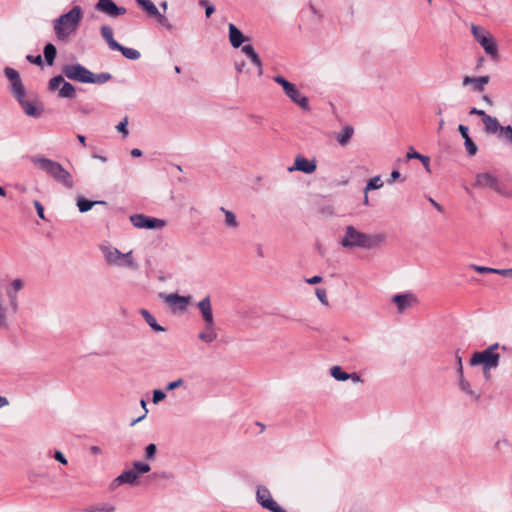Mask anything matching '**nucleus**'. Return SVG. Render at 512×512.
<instances>
[{
  "label": "nucleus",
  "instance_id": "f257e3e1",
  "mask_svg": "<svg viewBox=\"0 0 512 512\" xmlns=\"http://www.w3.org/2000/svg\"><path fill=\"white\" fill-rule=\"evenodd\" d=\"M84 11L81 6L75 5L68 12L61 14L53 20V30L57 40L67 42L74 36L82 22Z\"/></svg>",
  "mask_w": 512,
  "mask_h": 512
},
{
  "label": "nucleus",
  "instance_id": "f03ea898",
  "mask_svg": "<svg viewBox=\"0 0 512 512\" xmlns=\"http://www.w3.org/2000/svg\"><path fill=\"white\" fill-rule=\"evenodd\" d=\"M30 161L36 169L45 172L57 183L68 189L73 188V177L71 173L62 166L61 163L39 155L31 156Z\"/></svg>",
  "mask_w": 512,
  "mask_h": 512
},
{
  "label": "nucleus",
  "instance_id": "7ed1b4c3",
  "mask_svg": "<svg viewBox=\"0 0 512 512\" xmlns=\"http://www.w3.org/2000/svg\"><path fill=\"white\" fill-rule=\"evenodd\" d=\"M62 73L69 80L84 84L101 85L112 79V75L108 72L95 74L79 63L64 65Z\"/></svg>",
  "mask_w": 512,
  "mask_h": 512
},
{
  "label": "nucleus",
  "instance_id": "20e7f679",
  "mask_svg": "<svg viewBox=\"0 0 512 512\" xmlns=\"http://www.w3.org/2000/svg\"><path fill=\"white\" fill-rule=\"evenodd\" d=\"M384 239L385 237L381 234L369 235L349 225L345 228V233L340 243L344 248L371 249L382 243Z\"/></svg>",
  "mask_w": 512,
  "mask_h": 512
},
{
  "label": "nucleus",
  "instance_id": "39448f33",
  "mask_svg": "<svg viewBox=\"0 0 512 512\" xmlns=\"http://www.w3.org/2000/svg\"><path fill=\"white\" fill-rule=\"evenodd\" d=\"M498 348L499 344L494 343L483 351L475 352L470 359L471 366H482L486 379L490 378V370L496 369L499 366L501 357L496 352Z\"/></svg>",
  "mask_w": 512,
  "mask_h": 512
},
{
  "label": "nucleus",
  "instance_id": "423d86ee",
  "mask_svg": "<svg viewBox=\"0 0 512 512\" xmlns=\"http://www.w3.org/2000/svg\"><path fill=\"white\" fill-rule=\"evenodd\" d=\"M100 250L105 258L107 264L131 270H137L138 264L133 258V252L130 250L127 253L120 252L117 248L112 246H101Z\"/></svg>",
  "mask_w": 512,
  "mask_h": 512
},
{
  "label": "nucleus",
  "instance_id": "0eeeda50",
  "mask_svg": "<svg viewBox=\"0 0 512 512\" xmlns=\"http://www.w3.org/2000/svg\"><path fill=\"white\" fill-rule=\"evenodd\" d=\"M256 501L263 508L272 512H285L272 498L269 489L264 485H258L256 489Z\"/></svg>",
  "mask_w": 512,
  "mask_h": 512
},
{
  "label": "nucleus",
  "instance_id": "6e6552de",
  "mask_svg": "<svg viewBox=\"0 0 512 512\" xmlns=\"http://www.w3.org/2000/svg\"><path fill=\"white\" fill-rule=\"evenodd\" d=\"M474 186L490 188L500 195L501 193H504V188L502 187L498 177L489 172L478 173L475 177Z\"/></svg>",
  "mask_w": 512,
  "mask_h": 512
},
{
  "label": "nucleus",
  "instance_id": "1a4fd4ad",
  "mask_svg": "<svg viewBox=\"0 0 512 512\" xmlns=\"http://www.w3.org/2000/svg\"><path fill=\"white\" fill-rule=\"evenodd\" d=\"M130 222L139 229H161L166 225V222L162 219L148 217L143 214L131 215Z\"/></svg>",
  "mask_w": 512,
  "mask_h": 512
},
{
  "label": "nucleus",
  "instance_id": "9d476101",
  "mask_svg": "<svg viewBox=\"0 0 512 512\" xmlns=\"http://www.w3.org/2000/svg\"><path fill=\"white\" fill-rule=\"evenodd\" d=\"M4 74L11 83V92L14 95V97L17 100L25 97L26 89L20 79L19 73L11 67H6L4 69Z\"/></svg>",
  "mask_w": 512,
  "mask_h": 512
},
{
  "label": "nucleus",
  "instance_id": "9b49d317",
  "mask_svg": "<svg viewBox=\"0 0 512 512\" xmlns=\"http://www.w3.org/2000/svg\"><path fill=\"white\" fill-rule=\"evenodd\" d=\"M162 298L172 311L180 312L185 311L191 301V296H181L177 293L166 294Z\"/></svg>",
  "mask_w": 512,
  "mask_h": 512
},
{
  "label": "nucleus",
  "instance_id": "f8f14e48",
  "mask_svg": "<svg viewBox=\"0 0 512 512\" xmlns=\"http://www.w3.org/2000/svg\"><path fill=\"white\" fill-rule=\"evenodd\" d=\"M317 169V162L315 159H307L302 155H297L294 159V165L288 168L289 172L300 171L305 174H312Z\"/></svg>",
  "mask_w": 512,
  "mask_h": 512
},
{
  "label": "nucleus",
  "instance_id": "ddd939ff",
  "mask_svg": "<svg viewBox=\"0 0 512 512\" xmlns=\"http://www.w3.org/2000/svg\"><path fill=\"white\" fill-rule=\"evenodd\" d=\"M95 9L110 17H118L126 13V8L117 6L112 0H98Z\"/></svg>",
  "mask_w": 512,
  "mask_h": 512
},
{
  "label": "nucleus",
  "instance_id": "4468645a",
  "mask_svg": "<svg viewBox=\"0 0 512 512\" xmlns=\"http://www.w3.org/2000/svg\"><path fill=\"white\" fill-rule=\"evenodd\" d=\"M392 302L396 304L399 313H403L413 305L418 303L415 294L411 292L396 294L392 297Z\"/></svg>",
  "mask_w": 512,
  "mask_h": 512
},
{
  "label": "nucleus",
  "instance_id": "2eb2a0df",
  "mask_svg": "<svg viewBox=\"0 0 512 512\" xmlns=\"http://www.w3.org/2000/svg\"><path fill=\"white\" fill-rule=\"evenodd\" d=\"M286 96L302 110L310 111L309 100L306 96L302 95L295 84H293L286 92Z\"/></svg>",
  "mask_w": 512,
  "mask_h": 512
},
{
  "label": "nucleus",
  "instance_id": "dca6fc26",
  "mask_svg": "<svg viewBox=\"0 0 512 512\" xmlns=\"http://www.w3.org/2000/svg\"><path fill=\"white\" fill-rule=\"evenodd\" d=\"M27 116L37 118L42 114V107L37 105L36 100H29L25 97L17 100Z\"/></svg>",
  "mask_w": 512,
  "mask_h": 512
},
{
  "label": "nucleus",
  "instance_id": "f3484780",
  "mask_svg": "<svg viewBox=\"0 0 512 512\" xmlns=\"http://www.w3.org/2000/svg\"><path fill=\"white\" fill-rule=\"evenodd\" d=\"M481 47L484 49L485 53L492 59H497L499 54H498V45L494 39V37L491 35V33L486 36V37H483L481 39H479V42H478Z\"/></svg>",
  "mask_w": 512,
  "mask_h": 512
},
{
  "label": "nucleus",
  "instance_id": "a211bd4d",
  "mask_svg": "<svg viewBox=\"0 0 512 512\" xmlns=\"http://www.w3.org/2000/svg\"><path fill=\"white\" fill-rule=\"evenodd\" d=\"M23 288V282L20 279H15L11 282L9 288L7 289V295L10 300V306L13 313H16L18 310V300L17 293Z\"/></svg>",
  "mask_w": 512,
  "mask_h": 512
},
{
  "label": "nucleus",
  "instance_id": "6ab92c4d",
  "mask_svg": "<svg viewBox=\"0 0 512 512\" xmlns=\"http://www.w3.org/2000/svg\"><path fill=\"white\" fill-rule=\"evenodd\" d=\"M197 308L199 309L203 322H213L214 315L212 311V304L210 296L204 297L197 303Z\"/></svg>",
  "mask_w": 512,
  "mask_h": 512
},
{
  "label": "nucleus",
  "instance_id": "aec40b11",
  "mask_svg": "<svg viewBox=\"0 0 512 512\" xmlns=\"http://www.w3.org/2000/svg\"><path fill=\"white\" fill-rule=\"evenodd\" d=\"M490 77L488 75L480 77L465 76L463 78V86L472 85L476 92H482L485 86L489 83Z\"/></svg>",
  "mask_w": 512,
  "mask_h": 512
},
{
  "label": "nucleus",
  "instance_id": "412c9836",
  "mask_svg": "<svg viewBox=\"0 0 512 512\" xmlns=\"http://www.w3.org/2000/svg\"><path fill=\"white\" fill-rule=\"evenodd\" d=\"M218 337L215 321L213 322H204L203 330L198 334V338L205 343H212Z\"/></svg>",
  "mask_w": 512,
  "mask_h": 512
},
{
  "label": "nucleus",
  "instance_id": "4be33fe9",
  "mask_svg": "<svg viewBox=\"0 0 512 512\" xmlns=\"http://www.w3.org/2000/svg\"><path fill=\"white\" fill-rule=\"evenodd\" d=\"M229 40L234 48H239L246 41L243 33L232 23L229 24Z\"/></svg>",
  "mask_w": 512,
  "mask_h": 512
},
{
  "label": "nucleus",
  "instance_id": "5701e85b",
  "mask_svg": "<svg viewBox=\"0 0 512 512\" xmlns=\"http://www.w3.org/2000/svg\"><path fill=\"white\" fill-rule=\"evenodd\" d=\"M137 473L132 470L123 471L118 477H116L112 483L113 486H119L123 484L133 485L137 480Z\"/></svg>",
  "mask_w": 512,
  "mask_h": 512
},
{
  "label": "nucleus",
  "instance_id": "b1692460",
  "mask_svg": "<svg viewBox=\"0 0 512 512\" xmlns=\"http://www.w3.org/2000/svg\"><path fill=\"white\" fill-rule=\"evenodd\" d=\"M482 122L484 124V130L487 134L495 135L502 127L498 119L491 115H488L486 118H484Z\"/></svg>",
  "mask_w": 512,
  "mask_h": 512
},
{
  "label": "nucleus",
  "instance_id": "393cba45",
  "mask_svg": "<svg viewBox=\"0 0 512 512\" xmlns=\"http://www.w3.org/2000/svg\"><path fill=\"white\" fill-rule=\"evenodd\" d=\"M105 201H90L83 196L77 197V207L81 213L88 212L95 205H106Z\"/></svg>",
  "mask_w": 512,
  "mask_h": 512
},
{
  "label": "nucleus",
  "instance_id": "a878e982",
  "mask_svg": "<svg viewBox=\"0 0 512 512\" xmlns=\"http://www.w3.org/2000/svg\"><path fill=\"white\" fill-rule=\"evenodd\" d=\"M101 36L104 38V40L107 42L109 48L111 50H115V48H118V42L113 37V29L108 25H103L100 29Z\"/></svg>",
  "mask_w": 512,
  "mask_h": 512
},
{
  "label": "nucleus",
  "instance_id": "bb28decb",
  "mask_svg": "<svg viewBox=\"0 0 512 512\" xmlns=\"http://www.w3.org/2000/svg\"><path fill=\"white\" fill-rule=\"evenodd\" d=\"M459 388L463 393L467 394L472 400H479L480 393L471 388V384L464 378V376L459 377Z\"/></svg>",
  "mask_w": 512,
  "mask_h": 512
},
{
  "label": "nucleus",
  "instance_id": "cd10ccee",
  "mask_svg": "<svg viewBox=\"0 0 512 512\" xmlns=\"http://www.w3.org/2000/svg\"><path fill=\"white\" fill-rule=\"evenodd\" d=\"M354 134V129L350 125H346L337 134L336 140L341 146H346Z\"/></svg>",
  "mask_w": 512,
  "mask_h": 512
},
{
  "label": "nucleus",
  "instance_id": "c85d7f7f",
  "mask_svg": "<svg viewBox=\"0 0 512 512\" xmlns=\"http://www.w3.org/2000/svg\"><path fill=\"white\" fill-rule=\"evenodd\" d=\"M141 315L145 319L146 323L153 329L155 332H163L165 331L164 327L159 325L155 319V317L146 309L141 310Z\"/></svg>",
  "mask_w": 512,
  "mask_h": 512
},
{
  "label": "nucleus",
  "instance_id": "c756f323",
  "mask_svg": "<svg viewBox=\"0 0 512 512\" xmlns=\"http://www.w3.org/2000/svg\"><path fill=\"white\" fill-rule=\"evenodd\" d=\"M220 210L225 216L224 223L228 228L236 229L239 227V222L236 218V215L232 211L227 210L224 207H221Z\"/></svg>",
  "mask_w": 512,
  "mask_h": 512
},
{
  "label": "nucleus",
  "instance_id": "7c9ffc66",
  "mask_svg": "<svg viewBox=\"0 0 512 512\" xmlns=\"http://www.w3.org/2000/svg\"><path fill=\"white\" fill-rule=\"evenodd\" d=\"M115 51H120L122 55L129 60H138L141 56L138 50L125 47L121 44H118V48H115Z\"/></svg>",
  "mask_w": 512,
  "mask_h": 512
},
{
  "label": "nucleus",
  "instance_id": "2f4dec72",
  "mask_svg": "<svg viewBox=\"0 0 512 512\" xmlns=\"http://www.w3.org/2000/svg\"><path fill=\"white\" fill-rule=\"evenodd\" d=\"M497 136L501 139L505 144L512 147V126H502L499 132H497Z\"/></svg>",
  "mask_w": 512,
  "mask_h": 512
},
{
  "label": "nucleus",
  "instance_id": "473e14b6",
  "mask_svg": "<svg viewBox=\"0 0 512 512\" xmlns=\"http://www.w3.org/2000/svg\"><path fill=\"white\" fill-rule=\"evenodd\" d=\"M76 88L70 82L65 81L60 87L58 96L60 98H73L75 96Z\"/></svg>",
  "mask_w": 512,
  "mask_h": 512
},
{
  "label": "nucleus",
  "instance_id": "72a5a7b5",
  "mask_svg": "<svg viewBox=\"0 0 512 512\" xmlns=\"http://www.w3.org/2000/svg\"><path fill=\"white\" fill-rule=\"evenodd\" d=\"M141 8L151 17L158 14L159 10L151 0H135Z\"/></svg>",
  "mask_w": 512,
  "mask_h": 512
},
{
  "label": "nucleus",
  "instance_id": "f704fd0d",
  "mask_svg": "<svg viewBox=\"0 0 512 512\" xmlns=\"http://www.w3.org/2000/svg\"><path fill=\"white\" fill-rule=\"evenodd\" d=\"M43 53L47 64L52 65L57 55L56 47L53 44L48 43L44 46Z\"/></svg>",
  "mask_w": 512,
  "mask_h": 512
},
{
  "label": "nucleus",
  "instance_id": "c9c22d12",
  "mask_svg": "<svg viewBox=\"0 0 512 512\" xmlns=\"http://www.w3.org/2000/svg\"><path fill=\"white\" fill-rule=\"evenodd\" d=\"M382 186H383V181L381 180V176L377 175V176L371 178L367 182V184L364 188V193L368 194L369 191L380 189Z\"/></svg>",
  "mask_w": 512,
  "mask_h": 512
},
{
  "label": "nucleus",
  "instance_id": "e433bc0d",
  "mask_svg": "<svg viewBox=\"0 0 512 512\" xmlns=\"http://www.w3.org/2000/svg\"><path fill=\"white\" fill-rule=\"evenodd\" d=\"M330 374L338 381H346L350 378L349 373L343 371L340 366L331 367Z\"/></svg>",
  "mask_w": 512,
  "mask_h": 512
},
{
  "label": "nucleus",
  "instance_id": "4c0bfd02",
  "mask_svg": "<svg viewBox=\"0 0 512 512\" xmlns=\"http://www.w3.org/2000/svg\"><path fill=\"white\" fill-rule=\"evenodd\" d=\"M8 327V308L3 304V301L0 299V329H7Z\"/></svg>",
  "mask_w": 512,
  "mask_h": 512
},
{
  "label": "nucleus",
  "instance_id": "58836bf2",
  "mask_svg": "<svg viewBox=\"0 0 512 512\" xmlns=\"http://www.w3.org/2000/svg\"><path fill=\"white\" fill-rule=\"evenodd\" d=\"M133 471L137 473V477H139L142 474L148 473L151 470V467L148 463L142 462V461H134L132 463Z\"/></svg>",
  "mask_w": 512,
  "mask_h": 512
},
{
  "label": "nucleus",
  "instance_id": "ea45409f",
  "mask_svg": "<svg viewBox=\"0 0 512 512\" xmlns=\"http://www.w3.org/2000/svg\"><path fill=\"white\" fill-rule=\"evenodd\" d=\"M471 33L477 42H479V39L486 37L490 34V32H488L486 29L474 24L471 25Z\"/></svg>",
  "mask_w": 512,
  "mask_h": 512
},
{
  "label": "nucleus",
  "instance_id": "a19ab883",
  "mask_svg": "<svg viewBox=\"0 0 512 512\" xmlns=\"http://www.w3.org/2000/svg\"><path fill=\"white\" fill-rule=\"evenodd\" d=\"M65 82V79L62 75H57L50 79L48 88L50 91L57 90L60 86L62 87L63 83Z\"/></svg>",
  "mask_w": 512,
  "mask_h": 512
},
{
  "label": "nucleus",
  "instance_id": "79ce46f5",
  "mask_svg": "<svg viewBox=\"0 0 512 512\" xmlns=\"http://www.w3.org/2000/svg\"><path fill=\"white\" fill-rule=\"evenodd\" d=\"M154 18H156L157 22L163 26L164 28H166L168 31H173L174 30V25L167 19V17H165L163 14H161L160 12H158V14H156L154 16Z\"/></svg>",
  "mask_w": 512,
  "mask_h": 512
},
{
  "label": "nucleus",
  "instance_id": "37998d69",
  "mask_svg": "<svg viewBox=\"0 0 512 512\" xmlns=\"http://www.w3.org/2000/svg\"><path fill=\"white\" fill-rule=\"evenodd\" d=\"M115 507L111 504H98L89 509V512H114Z\"/></svg>",
  "mask_w": 512,
  "mask_h": 512
},
{
  "label": "nucleus",
  "instance_id": "c03bdc74",
  "mask_svg": "<svg viewBox=\"0 0 512 512\" xmlns=\"http://www.w3.org/2000/svg\"><path fill=\"white\" fill-rule=\"evenodd\" d=\"M464 145L467 153L470 156H474L477 153L478 147L470 137H466V140H464Z\"/></svg>",
  "mask_w": 512,
  "mask_h": 512
},
{
  "label": "nucleus",
  "instance_id": "a18cd8bd",
  "mask_svg": "<svg viewBox=\"0 0 512 512\" xmlns=\"http://www.w3.org/2000/svg\"><path fill=\"white\" fill-rule=\"evenodd\" d=\"M273 80L282 86L284 92H286L293 85V83L289 82L288 80H286L284 77H282L280 75L275 76L273 78Z\"/></svg>",
  "mask_w": 512,
  "mask_h": 512
},
{
  "label": "nucleus",
  "instance_id": "49530a36",
  "mask_svg": "<svg viewBox=\"0 0 512 512\" xmlns=\"http://www.w3.org/2000/svg\"><path fill=\"white\" fill-rule=\"evenodd\" d=\"M157 452V447L155 444L151 443L145 448V458L147 460L154 459Z\"/></svg>",
  "mask_w": 512,
  "mask_h": 512
},
{
  "label": "nucleus",
  "instance_id": "de8ad7c7",
  "mask_svg": "<svg viewBox=\"0 0 512 512\" xmlns=\"http://www.w3.org/2000/svg\"><path fill=\"white\" fill-rule=\"evenodd\" d=\"M128 125V119L125 117L117 126L116 129L119 133H122L124 137H126L129 134V131L127 129Z\"/></svg>",
  "mask_w": 512,
  "mask_h": 512
},
{
  "label": "nucleus",
  "instance_id": "09e8293b",
  "mask_svg": "<svg viewBox=\"0 0 512 512\" xmlns=\"http://www.w3.org/2000/svg\"><path fill=\"white\" fill-rule=\"evenodd\" d=\"M316 296L317 298L319 299V301L324 304V305H328V299H327V293H326V290L323 289V288H317L316 291Z\"/></svg>",
  "mask_w": 512,
  "mask_h": 512
},
{
  "label": "nucleus",
  "instance_id": "8fccbe9b",
  "mask_svg": "<svg viewBox=\"0 0 512 512\" xmlns=\"http://www.w3.org/2000/svg\"><path fill=\"white\" fill-rule=\"evenodd\" d=\"M184 385V380L182 378H178L172 382H169L166 386L167 391H172Z\"/></svg>",
  "mask_w": 512,
  "mask_h": 512
},
{
  "label": "nucleus",
  "instance_id": "3c124183",
  "mask_svg": "<svg viewBox=\"0 0 512 512\" xmlns=\"http://www.w3.org/2000/svg\"><path fill=\"white\" fill-rule=\"evenodd\" d=\"M165 397H166V394L164 393V391H162L160 389H156L153 391L152 401H153V403L157 404V403L161 402L162 400H164Z\"/></svg>",
  "mask_w": 512,
  "mask_h": 512
},
{
  "label": "nucleus",
  "instance_id": "603ef678",
  "mask_svg": "<svg viewBox=\"0 0 512 512\" xmlns=\"http://www.w3.org/2000/svg\"><path fill=\"white\" fill-rule=\"evenodd\" d=\"M250 60L257 67L258 75L261 76L263 74V65L259 55H254L252 58H250Z\"/></svg>",
  "mask_w": 512,
  "mask_h": 512
},
{
  "label": "nucleus",
  "instance_id": "864d4df0",
  "mask_svg": "<svg viewBox=\"0 0 512 512\" xmlns=\"http://www.w3.org/2000/svg\"><path fill=\"white\" fill-rule=\"evenodd\" d=\"M27 61H29L32 64L41 66L43 64V60L41 55L33 56V55H27L26 57Z\"/></svg>",
  "mask_w": 512,
  "mask_h": 512
},
{
  "label": "nucleus",
  "instance_id": "5fc2aeb1",
  "mask_svg": "<svg viewBox=\"0 0 512 512\" xmlns=\"http://www.w3.org/2000/svg\"><path fill=\"white\" fill-rule=\"evenodd\" d=\"M241 51L246 54L249 58H252L254 55H256V51L251 45H244L241 48Z\"/></svg>",
  "mask_w": 512,
  "mask_h": 512
},
{
  "label": "nucleus",
  "instance_id": "6e6d98bb",
  "mask_svg": "<svg viewBox=\"0 0 512 512\" xmlns=\"http://www.w3.org/2000/svg\"><path fill=\"white\" fill-rule=\"evenodd\" d=\"M241 51L246 54L249 58H252L254 55H256V51L251 45H244L241 48Z\"/></svg>",
  "mask_w": 512,
  "mask_h": 512
},
{
  "label": "nucleus",
  "instance_id": "4d7b16f0",
  "mask_svg": "<svg viewBox=\"0 0 512 512\" xmlns=\"http://www.w3.org/2000/svg\"><path fill=\"white\" fill-rule=\"evenodd\" d=\"M34 207L36 209V212L38 214V216L41 218V219H45V215H44V207L43 205L38 201V200H35L34 201Z\"/></svg>",
  "mask_w": 512,
  "mask_h": 512
},
{
  "label": "nucleus",
  "instance_id": "13d9d810",
  "mask_svg": "<svg viewBox=\"0 0 512 512\" xmlns=\"http://www.w3.org/2000/svg\"><path fill=\"white\" fill-rule=\"evenodd\" d=\"M421 156H422V154H420L417 151H415L413 147L409 148V150H408V152L406 154L407 160H410V159H420Z\"/></svg>",
  "mask_w": 512,
  "mask_h": 512
},
{
  "label": "nucleus",
  "instance_id": "bf43d9fd",
  "mask_svg": "<svg viewBox=\"0 0 512 512\" xmlns=\"http://www.w3.org/2000/svg\"><path fill=\"white\" fill-rule=\"evenodd\" d=\"M469 114L480 116L482 121L484 120V118H486L489 115L484 110H480L475 107L470 109Z\"/></svg>",
  "mask_w": 512,
  "mask_h": 512
},
{
  "label": "nucleus",
  "instance_id": "052dcab7",
  "mask_svg": "<svg viewBox=\"0 0 512 512\" xmlns=\"http://www.w3.org/2000/svg\"><path fill=\"white\" fill-rule=\"evenodd\" d=\"M472 268L477 271L478 273L484 274V273H492L493 268L486 267V266H478V265H472Z\"/></svg>",
  "mask_w": 512,
  "mask_h": 512
},
{
  "label": "nucleus",
  "instance_id": "680f3d73",
  "mask_svg": "<svg viewBox=\"0 0 512 512\" xmlns=\"http://www.w3.org/2000/svg\"><path fill=\"white\" fill-rule=\"evenodd\" d=\"M458 131L464 140H466V137H470L469 136V128L467 126L460 124L458 126Z\"/></svg>",
  "mask_w": 512,
  "mask_h": 512
},
{
  "label": "nucleus",
  "instance_id": "e2e57ef3",
  "mask_svg": "<svg viewBox=\"0 0 512 512\" xmlns=\"http://www.w3.org/2000/svg\"><path fill=\"white\" fill-rule=\"evenodd\" d=\"M54 458L56 461L60 462L63 465L67 464V459L65 458L61 451H55Z\"/></svg>",
  "mask_w": 512,
  "mask_h": 512
},
{
  "label": "nucleus",
  "instance_id": "0e129e2a",
  "mask_svg": "<svg viewBox=\"0 0 512 512\" xmlns=\"http://www.w3.org/2000/svg\"><path fill=\"white\" fill-rule=\"evenodd\" d=\"M419 160L422 162V164L425 167L426 171L430 172V168H429L430 167V159H429V157L422 155Z\"/></svg>",
  "mask_w": 512,
  "mask_h": 512
},
{
  "label": "nucleus",
  "instance_id": "69168bd1",
  "mask_svg": "<svg viewBox=\"0 0 512 512\" xmlns=\"http://www.w3.org/2000/svg\"><path fill=\"white\" fill-rule=\"evenodd\" d=\"M305 281H306L308 284H311V285H313V284H318V283H320V282L322 281V277H320V276L316 275V276H313V277H311V278H307Z\"/></svg>",
  "mask_w": 512,
  "mask_h": 512
},
{
  "label": "nucleus",
  "instance_id": "338daca9",
  "mask_svg": "<svg viewBox=\"0 0 512 512\" xmlns=\"http://www.w3.org/2000/svg\"><path fill=\"white\" fill-rule=\"evenodd\" d=\"M428 201L435 207L438 212H443V207L437 203L433 198L429 197Z\"/></svg>",
  "mask_w": 512,
  "mask_h": 512
},
{
  "label": "nucleus",
  "instance_id": "774afa93",
  "mask_svg": "<svg viewBox=\"0 0 512 512\" xmlns=\"http://www.w3.org/2000/svg\"><path fill=\"white\" fill-rule=\"evenodd\" d=\"M215 11V8L213 5L209 4L206 6V9H205V15L206 17H210Z\"/></svg>",
  "mask_w": 512,
  "mask_h": 512
}]
</instances>
